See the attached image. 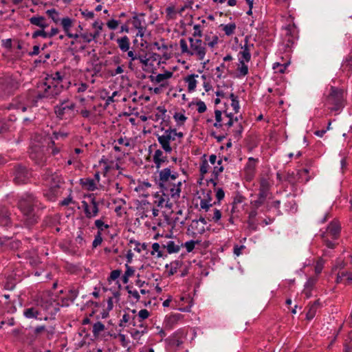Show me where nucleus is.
<instances>
[{"label":"nucleus","instance_id":"17","mask_svg":"<svg viewBox=\"0 0 352 352\" xmlns=\"http://www.w3.org/2000/svg\"><path fill=\"white\" fill-rule=\"evenodd\" d=\"M30 158L39 166H43L46 162V157L43 150L38 146H34L31 148L30 153Z\"/></svg>","mask_w":352,"mask_h":352},{"label":"nucleus","instance_id":"46","mask_svg":"<svg viewBox=\"0 0 352 352\" xmlns=\"http://www.w3.org/2000/svg\"><path fill=\"white\" fill-rule=\"evenodd\" d=\"M61 25L64 32L67 33V32L70 31V29L73 25V21L69 17H64L61 19Z\"/></svg>","mask_w":352,"mask_h":352},{"label":"nucleus","instance_id":"25","mask_svg":"<svg viewBox=\"0 0 352 352\" xmlns=\"http://www.w3.org/2000/svg\"><path fill=\"white\" fill-rule=\"evenodd\" d=\"M135 313H136L135 309L131 310V312H125L120 320L119 325L122 327L132 325L135 320Z\"/></svg>","mask_w":352,"mask_h":352},{"label":"nucleus","instance_id":"49","mask_svg":"<svg viewBox=\"0 0 352 352\" xmlns=\"http://www.w3.org/2000/svg\"><path fill=\"white\" fill-rule=\"evenodd\" d=\"M149 311L146 309H143L138 312V314H136V313H135V320H140L144 321L149 316Z\"/></svg>","mask_w":352,"mask_h":352},{"label":"nucleus","instance_id":"43","mask_svg":"<svg viewBox=\"0 0 352 352\" xmlns=\"http://www.w3.org/2000/svg\"><path fill=\"white\" fill-rule=\"evenodd\" d=\"M237 72H239L236 76L238 78L246 76L248 74V65H245L244 62H242V60L239 61V65L237 68Z\"/></svg>","mask_w":352,"mask_h":352},{"label":"nucleus","instance_id":"31","mask_svg":"<svg viewBox=\"0 0 352 352\" xmlns=\"http://www.w3.org/2000/svg\"><path fill=\"white\" fill-rule=\"evenodd\" d=\"M155 198L157 199L155 201V203L157 204L158 207H164L165 206L167 208L171 209L173 207V204L170 202L169 197H165L163 194L160 195H155Z\"/></svg>","mask_w":352,"mask_h":352},{"label":"nucleus","instance_id":"15","mask_svg":"<svg viewBox=\"0 0 352 352\" xmlns=\"http://www.w3.org/2000/svg\"><path fill=\"white\" fill-rule=\"evenodd\" d=\"M43 179H45L50 187L60 188V185L64 182L63 178L58 173H52L50 170H47L43 175Z\"/></svg>","mask_w":352,"mask_h":352},{"label":"nucleus","instance_id":"28","mask_svg":"<svg viewBox=\"0 0 352 352\" xmlns=\"http://www.w3.org/2000/svg\"><path fill=\"white\" fill-rule=\"evenodd\" d=\"M39 315L40 311L37 307H31L23 310V316L28 319L41 320L38 318Z\"/></svg>","mask_w":352,"mask_h":352},{"label":"nucleus","instance_id":"54","mask_svg":"<svg viewBox=\"0 0 352 352\" xmlns=\"http://www.w3.org/2000/svg\"><path fill=\"white\" fill-rule=\"evenodd\" d=\"M165 220L166 221L167 224L171 226L173 228L175 227L178 223L182 225L184 224V220L179 221L178 217L172 219L168 215H165Z\"/></svg>","mask_w":352,"mask_h":352},{"label":"nucleus","instance_id":"57","mask_svg":"<svg viewBox=\"0 0 352 352\" xmlns=\"http://www.w3.org/2000/svg\"><path fill=\"white\" fill-rule=\"evenodd\" d=\"M80 43L83 42L85 43H89L93 41V37H91V33L90 32H84L80 34Z\"/></svg>","mask_w":352,"mask_h":352},{"label":"nucleus","instance_id":"35","mask_svg":"<svg viewBox=\"0 0 352 352\" xmlns=\"http://www.w3.org/2000/svg\"><path fill=\"white\" fill-rule=\"evenodd\" d=\"M219 38L217 35L210 34H206L204 35V41L206 46L208 45L210 48H213L218 43Z\"/></svg>","mask_w":352,"mask_h":352},{"label":"nucleus","instance_id":"60","mask_svg":"<svg viewBox=\"0 0 352 352\" xmlns=\"http://www.w3.org/2000/svg\"><path fill=\"white\" fill-rule=\"evenodd\" d=\"M157 110L158 113L155 114V116L157 117V119H162L163 120H165V115L166 113V109L164 106H158L157 107Z\"/></svg>","mask_w":352,"mask_h":352},{"label":"nucleus","instance_id":"10","mask_svg":"<svg viewBox=\"0 0 352 352\" xmlns=\"http://www.w3.org/2000/svg\"><path fill=\"white\" fill-rule=\"evenodd\" d=\"M224 116H223V112L219 109L214 111L215 122L213 126L217 129H222L223 131L226 129L228 130L234 124L233 115L232 113H228L226 111L223 112Z\"/></svg>","mask_w":352,"mask_h":352},{"label":"nucleus","instance_id":"55","mask_svg":"<svg viewBox=\"0 0 352 352\" xmlns=\"http://www.w3.org/2000/svg\"><path fill=\"white\" fill-rule=\"evenodd\" d=\"M130 243L131 244H134L135 245V247H134V250L138 252H141L142 250H144L146 249V244L143 243H140L135 240H131L130 241Z\"/></svg>","mask_w":352,"mask_h":352},{"label":"nucleus","instance_id":"11","mask_svg":"<svg viewBox=\"0 0 352 352\" xmlns=\"http://www.w3.org/2000/svg\"><path fill=\"white\" fill-rule=\"evenodd\" d=\"M285 34L283 38L285 50L290 51L298 39V31L295 23L288 24L285 28Z\"/></svg>","mask_w":352,"mask_h":352},{"label":"nucleus","instance_id":"59","mask_svg":"<svg viewBox=\"0 0 352 352\" xmlns=\"http://www.w3.org/2000/svg\"><path fill=\"white\" fill-rule=\"evenodd\" d=\"M46 13L55 23H58V21H59V19L58 17V12L56 9L52 8L50 10H47L46 11Z\"/></svg>","mask_w":352,"mask_h":352},{"label":"nucleus","instance_id":"38","mask_svg":"<svg viewBox=\"0 0 352 352\" xmlns=\"http://www.w3.org/2000/svg\"><path fill=\"white\" fill-rule=\"evenodd\" d=\"M210 194L211 191L209 190L206 196L200 201L201 208L206 210V211H208L210 207L217 204L216 201H214L213 204L210 203V201L212 199Z\"/></svg>","mask_w":352,"mask_h":352},{"label":"nucleus","instance_id":"39","mask_svg":"<svg viewBox=\"0 0 352 352\" xmlns=\"http://www.w3.org/2000/svg\"><path fill=\"white\" fill-rule=\"evenodd\" d=\"M320 302L318 300L309 307V309L306 314V319L307 320H311L315 317Z\"/></svg>","mask_w":352,"mask_h":352},{"label":"nucleus","instance_id":"45","mask_svg":"<svg viewBox=\"0 0 352 352\" xmlns=\"http://www.w3.org/2000/svg\"><path fill=\"white\" fill-rule=\"evenodd\" d=\"M230 98L231 99V106L233 108V110L235 113H237L239 111L240 105L239 101L238 99V96H235L233 93L230 94Z\"/></svg>","mask_w":352,"mask_h":352},{"label":"nucleus","instance_id":"58","mask_svg":"<svg viewBox=\"0 0 352 352\" xmlns=\"http://www.w3.org/2000/svg\"><path fill=\"white\" fill-rule=\"evenodd\" d=\"M136 60H138L143 66L147 67L150 64L151 58L147 57L146 55L138 54Z\"/></svg>","mask_w":352,"mask_h":352},{"label":"nucleus","instance_id":"44","mask_svg":"<svg viewBox=\"0 0 352 352\" xmlns=\"http://www.w3.org/2000/svg\"><path fill=\"white\" fill-rule=\"evenodd\" d=\"M266 199L262 197H258V195H256V199L254 200H251L250 201L251 207L254 208H259L260 207H261L263 205L265 204L267 202L266 201Z\"/></svg>","mask_w":352,"mask_h":352},{"label":"nucleus","instance_id":"20","mask_svg":"<svg viewBox=\"0 0 352 352\" xmlns=\"http://www.w3.org/2000/svg\"><path fill=\"white\" fill-rule=\"evenodd\" d=\"M144 16V13H140V14H135L132 18V25L138 30L136 34L137 36L142 37L144 34L146 27L143 24L144 21L140 18V16Z\"/></svg>","mask_w":352,"mask_h":352},{"label":"nucleus","instance_id":"63","mask_svg":"<svg viewBox=\"0 0 352 352\" xmlns=\"http://www.w3.org/2000/svg\"><path fill=\"white\" fill-rule=\"evenodd\" d=\"M166 18L168 19H173L175 18L176 12L173 6H168L166 8Z\"/></svg>","mask_w":352,"mask_h":352},{"label":"nucleus","instance_id":"16","mask_svg":"<svg viewBox=\"0 0 352 352\" xmlns=\"http://www.w3.org/2000/svg\"><path fill=\"white\" fill-rule=\"evenodd\" d=\"M41 306L43 310H45L48 315L53 316L56 315L59 311V304L52 298L47 299H41Z\"/></svg>","mask_w":352,"mask_h":352},{"label":"nucleus","instance_id":"1","mask_svg":"<svg viewBox=\"0 0 352 352\" xmlns=\"http://www.w3.org/2000/svg\"><path fill=\"white\" fill-rule=\"evenodd\" d=\"M64 76L60 72L47 74L44 80L38 85L37 99L53 98L63 90Z\"/></svg>","mask_w":352,"mask_h":352},{"label":"nucleus","instance_id":"34","mask_svg":"<svg viewBox=\"0 0 352 352\" xmlns=\"http://www.w3.org/2000/svg\"><path fill=\"white\" fill-rule=\"evenodd\" d=\"M182 265V262L181 261L175 260L170 262L169 264H166L165 265V268L168 270V276H173L177 272V270L181 267Z\"/></svg>","mask_w":352,"mask_h":352},{"label":"nucleus","instance_id":"12","mask_svg":"<svg viewBox=\"0 0 352 352\" xmlns=\"http://www.w3.org/2000/svg\"><path fill=\"white\" fill-rule=\"evenodd\" d=\"M309 172L307 168L298 170L297 173H295L294 171L287 172L285 180L292 186H294L297 182H303L305 184L310 179V177L308 176Z\"/></svg>","mask_w":352,"mask_h":352},{"label":"nucleus","instance_id":"37","mask_svg":"<svg viewBox=\"0 0 352 352\" xmlns=\"http://www.w3.org/2000/svg\"><path fill=\"white\" fill-rule=\"evenodd\" d=\"M162 247L166 249L168 254L177 253L180 250V245L173 241H168L166 244H162Z\"/></svg>","mask_w":352,"mask_h":352},{"label":"nucleus","instance_id":"23","mask_svg":"<svg viewBox=\"0 0 352 352\" xmlns=\"http://www.w3.org/2000/svg\"><path fill=\"white\" fill-rule=\"evenodd\" d=\"M31 25L38 27L41 29H45L49 26L47 19L41 15H34L29 19Z\"/></svg>","mask_w":352,"mask_h":352},{"label":"nucleus","instance_id":"30","mask_svg":"<svg viewBox=\"0 0 352 352\" xmlns=\"http://www.w3.org/2000/svg\"><path fill=\"white\" fill-rule=\"evenodd\" d=\"M116 43L121 52H126L130 49V40L127 36H123L116 39Z\"/></svg>","mask_w":352,"mask_h":352},{"label":"nucleus","instance_id":"41","mask_svg":"<svg viewBox=\"0 0 352 352\" xmlns=\"http://www.w3.org/2000/svg\"><path fill=\"white\" fill-rule=\"evenodd\" d=\"M173 118L177 122V125L178 126L184 125V122L187 120V117L184 115V113L180 112H175L173 115Z\"/></svg>","mask_w":352,"mask_h":352},{"label":"nucleus","instance_id":"26","mask_svg":"<svg viewBox=\"0 0 352 352\" xmlns=\"http://www.w3.org/2000/svg\"><path fill=\"white\" fill-rule=\"evenodd\" d=\"M10 223L11 219L10 212L6 207H0V226H8Z\"/></svg>","mask_w":352,"mask_h":352},{"label":"nucleus","instance_id":"40","mask_svg":"<svg viewBox=\"0 0 352 352\" xmlns=\"http://www.w3.org/2000/svg\"><path fill=\"white\" fill-rule=\"evenodd\" d=\"M280 201L279 200H274L272 202L267 201L265 205V210H263V212H268L274 208L276 210V214H280Z\"/></svg>","mask_w":352,"mask_h":352},{"label":"nucleus","instance_id":"29","mask_svg":"<svg viewBox=\"0 0 352 352\" xmlns=\"http://www.w3.org/2000/svg\"><path fill=\"white\" fill-rule=\"evenodd\" d=\"M80 184L83 188L89 191H94L97 189L95 179L90 177L80 179Z\"/></svg>","mask_w":352,"mask_h":352},{"label":"nucleus","instance_id":"18","mask_svg":"<svg viewBox=\"0 0 352 352\" xmlns=\"http://www.w3.org/2000/svg\"><path fill=\"white\" fill-rule=\"evenodd\" d=\"M28 177V172L25 167L18 166L15 168L14 181L16 184L26 183Z\"/></svg>","mask_w":352,"mask_h":352},{"label":"nucleus","instance_id":"42","mask_svg":"<svg viewBox=\"0 0 352 352\" xmlns=\"http://www.w3.org/2000/svg\"><path fill=\"white\" fill-rule=\"evenodd\" d=\"M272 184L267 177H261L259 181V189L270 192Z\"/></svg>","mask_w":352,"mask_h":352},{"label":"nucleus","instance_id":"24","mask_svg":"<svg viewBox=\"0 0 352 352\" xmlns=\"http://www.w3.org/2000/svg\"><path fill=\"white\" fill-rule=\"evenodd\" d=\"M153 162L155 164L156 168L159 169L164 163H168V157L164 155L162 151L157 149L155 151L153 157Z\"/></svg>","mask_w":352,"mask_h":352},{"label":"nucleus","instance_id":"9","mask_svg":"<svg viewBox=\"0 0 352 352\" xmlns=\"http://www.w3.org/2000/svg\"><path fill=\"white\" fill-rule=\"evenodd\" d=\"M89 199V202L82 201V207L85 217L87 219L96 217L99 212V201H97L94 194H89L85 196Z\"/></svg>","mask_w":352,"mask_h":352},{"label":"nucleus","instance_id":"13","mask_svg":"<svg viewBox=\"0 0 352 352\" xmlns=\"http://www.w3.org/2000/svg\"><path fill=\"white\" fill-rule=\"evenodd\" d=\"M187 336V331L184 329H179L172 335L164 339L166 344L170 347H179L184 343Z\"/></svg>","mask_w":352,"mask_h":352},{"label":"nucleus","instance_id":"64","mask_svg":"<svg viewBox=\"0 0 352 352\" xmlns=\"http://www.w3.org/2000/svg\"><path fill=\"white\" fill-rule=\"evenodd\" d=\"M10 123L3 119H0V134L3 133L9 130Z\"/></svg>","mask_w":352,"mask_h":352},{"label":"nucleus","instance_id":"50","mask_svg":"<svg viewBox=\"0 0 352 352\" xmlns=\"http://www.w3.org/2000/svg\"><path fill=\"white\" fill-rule=\"evenodd\" d=\"M222 160L220 159L217 161V166L213 168L212 174L214 175L215 179H217L219 175L223 171V166L221 165Z\"/></svg>","mask_w":352,"mask_h":352},{"label":"nucleus","instance_id":"32","mask_svg":"<svg viewBox=\"0 0 352 352\" xmlns=\"http://www.w3.org/2000/svg\"><path fill=\"white\" fill-rule=\"evenodd\" d=\"M239 54L241 56L239 58V61L242 60V62L248 63L251 60V54L249 45L245 43L243 47H242V50L239 52Z\"/></svg>","mask_w":352,"mask_h":352},{"label":"nucleus","instance_id":"8","mask_svg":"<svg viewBox=\"0 0 352 352\" xmlns=\"http://www.w3.org/2000/svg\"><path fill=\"white\" fill-rule=\"evenodd\" d=\"M182 138L184 133L182 132H177L176 129L169 128L164 130L162 135L156 134V137L159 144L162 149L167 153H170L173 148L170 146V142L175 140V137Z\"/></svg>","mask_w":352,"mask_h":352},{"label":"nucleus","instance_id":"51","mask_svg":"<svg viewBox=\"0 0 352 352\" xmlns=\"http://www.w3.org/2000/svg\"><path fill=\"white\" fill-rule=\"evenodd\" d=\"M342 67L349 72H352V56L349 55L346 57V58L343 60Z\"/></svg>","mask_w":352,"mask_h":352},{"label":"nucleus","instance_id":"48","mask_svg":"<svg viewBox=\"0 0 352 352\" xmlns=\"http://www.w3.org/2000/svg\"><path fill=\"white\" fill-rule=\"evenodd\" d=\"M236 30V24L234 23H230L223 25V30L225 34L227 36H231L234 33Z\"/></svg>","mask_w":352,"mask_h":352},{"label":"nucleus","instance_id":"53","mask_svg":"<svg viewBox=\"0 0 352 352\" xmlns=\"http://www.w3.org/2000/svg\"><path fill=\"white\" fill-rule=\"evenodd\" d=\"M45 331H47V333L51 334V335L54 334V328L52 327L50 330H47L46 328H45V326H44V325H40V326L36 327L34 330V335L36 336H38L39 334H41V333H43Z\"/></svg>","mask_w":352,"mask_h":352},{"label":"nucleus","instance_id":"47","mask_svg":"<svg viewBox=\"0 0 352 352\" xmlns=\"http://www.w3.org/2000/svg\"><path fill=\"white\" fill-rule=\"evenodd\" d=\"M173 75V73L170 71H166L163 74H159L155 77V81L157 82H161L164 81V80L170 78Z\"/></svg>","mask_w":352,"mask_h":352},{"label":"nucleus","instance_id":"52","mask_svg":"<svg viewBox=\"0 0 352 352\" xmlns=\"http://www.w3.org/2000/svg\"><path fill=\"white\" fill-rule=\"evenodd\" d=\"M94 224L98 229L97 232H100V234L102 233L104 229L109 228V226L104 223V221L100 219L96 220Z\"/></svg>","mask_w":352,"mask_h":352},{"label":"nucleus","instance_id":"14","mask_svg":"<svg viewBox=\"0 0 352 352\" xmlns=\"http://www.w3.org/2000/svg\"><path fill=\"white\" fill-rule=\"evenodd\" d=\"M132 326L133 327L131 328L130 333L134 340H139L147 332V326L144 321L134 320Z\"/></svg>","mask_w":352,"mask_h":352},{"label":"nucleus","instance_id":"22","mask_svg":"<svg viewBox=\"0 0 352 352\" xmlns=\"http://www.w3.org/2000/svg\"><path fill=\"white\" fill-rule=\"evenodd\" d=\"M336 283L350 285L352 283V272L346 270H340L337 274Z\"/></svg>","mask_w":352,"mask_h":352},{"label":"nucleus","instance_id":"6","mask_svg":"<svg viewBox=\"0 0 352 352\" xmlns=\"http://www.w3.org/2000/svg\"><path fill=\"white\" fill-rule=\"evenodd\" d=\"M75 108L76 104L67 98L60 100L54 107V113L60 120H69L75 116Z\"/></svg>","mask_w":352,"mask_h":352},{"label":"nucleus","instance_id":"27","mask_svg":"<svg viewBox=\"0 0 352 352\" xmlns=\"http://www.w3.org/2000/svg\"><path fill=\"white\" fill-rule=\"evenodd\" d=\"M60 194V188L49 187L44 192V197L50 201H55Z\"/></svg>","mask_w":352,"mask_h":352},{"label":"nucleus","instance_id":"19","mask_svg":"<svg viewBox=\"0 0 352 352\" xmlns=\"http://www.w3.org/2000/svg\"><path fill=\"white\" fill-rule=\"evenodd\" d=\"M183 318L181 314H172L165 317L163 326L166 330H171Z\"/></svg>","mask_w":352,"mask_h":352},{"label":"nucleus","instance_id":"21","mask_svg":"<svg viewBox=\"0 0 352 352\" xmlns=\"http://www.w3.org/2000/svg\"><path fill=\"white\" fill-rule=\"evenodd\" d=\"M258 161V159H255L252 157H249L248 160V162L245 166V173L246 177L250 180L254 176L256 163Z\"/></svg>","mask_w":352,"mask_h":352},{"label":"nucleus","instance_id":"62","mask_svg":"<svg viewBox=\"0 0 352 352\" xmlns=\"http://www.w3.org/2000/svg\"><path fill=\"white\" fill-rule=\"evenodd\" d=\"M104 329V325L101 322H97L93 325L92 332L94 335H97Z\"/></svg>","mask_w":352,"mask_h":352},{"label":"nucleus","instance_id":"4","mask_svg":"<svg viewBox=\"0 0 352 352\" xmlns=\"http://www.w3.org/2000/svg\"><path fill=\"white\" fill-rule=\"evenodd\" d=\"M190 47L185 39L182 38L179 41V46L182 54L188 56H195L198 60H203L206 54V43L201 38H188Z\"/></svg>","mask_w":352,"mask_h":352},{"label":"nucleus","instance_id":"36","mask_svg":"<svg viewBox=\"0 0 352 352\" xmlns=\"http://www.w3.org/2000/svg\"><path fill=\"white\" fill-rule=\"evenodd\" d=\"M127 53V58L129 59L128 63V67L131 70L133 71L135 69V65L133 62L136 60V58L138 55V53L135 52L133 47H130V49L129 51L126 52Z\"/></svg>","mask_w":352,"mask_h":352},{"label":"nucleus","instance_id":"33","mask_svg":"<svg viewBox=\"0 0 352 352\" xmlns=\"http://www.w3.org/2000/svg\"><path fill=\"white\" fill-rule=\"evenodd\" d=\"M198 77L197 74H190L187 76L184 80L188 83V92H192L195 90L197 81L196 80V78Z\"/></svg>","mask_w":352,"mask_h":352},{"label":"nucleus","instance_id":"7","mask_svg":"<svg viewBox=\"0 0 352 352\" xmlns=\"http://www.w3.org/2000/svg\"><path fill=\"white\" fill-rule=\"evenodd\" d=\"M340 233V226L336 221H331L327 226L326 230L321 234V238L326 246L330 249L336 247V241L338 239Z\"/></svg>","mask_w":352,"mask_h":352},{"label":"nucleus","instance_id":"56","mask_svg":"<svg viewBox=\"0 0 352 352\" xmlns=\"http://www.w3.org/2000/svg\"><path fill=\"white\" fill-rule=\"evenodd\" d=\"M194 32L192 36L194 38H201L203 36L201 26L199 24H195L193 26Z\"/></svg>","mask_w":352,"mask_h":352},{"label":"nucleus","instance_id":"2","mask_svg":"<svg viewBox=\"0 0 352 352\" xmlns=\"http://www.w3.org/2000/svg\"><path fill=\"white\" fill-rule=\"evenodd\" d=\"M178 177V173H172L170 168L159 171L158 185L164 196L170 197L175 200L179 197L182 182L177 180Z\"/></svg>","mask_w":352,"mask_h":352},{"label":"nucleus","instance_id":"61","mask_svg":"<svg viewBox=\"0 0 352 352\" xmlns=\"http://www.w3.org/2000/svg\"><path fill=\"white\" fill-rule=\"evenodd\" d=\"M125 289L127 291L128 294L132 296L136 302L140 301V296L137 290L132 289L131 287L129 285L126 286Z\"/></svg>","mask_w":352,"mask_h":352},{"label":"nucleus","instance_id":"3","mask_svg":"<svg viewBox=\"0 0 352 352\" xmlns=\"http://www.w3.org/2000/svg\"><path fill=\"white\" fill-rule=\"evenodd\" d=\"M17 206L23 214L25 225L28 226H32L38 222V216L34 212L35 208H45L36 196L31 192H25L22 195L18 200Z\"/></svg>","mask_w":352,"mask_h":352},{"label":"nucleus","instance_id":"5","mask_svg":"<svg viewBox=\"0 0 352 352\" xmlns=\"http://www.w3.org/2000/svg\"><path fill=\"white\" fill-rule=\"evenodd\" d=\"M344 92L342 89L332 86L331 87L329 95L326 98L324 105L331 111H339L344 107Z\"/></svg>","mask_w":352,"mask_h":352}]
</instances>
